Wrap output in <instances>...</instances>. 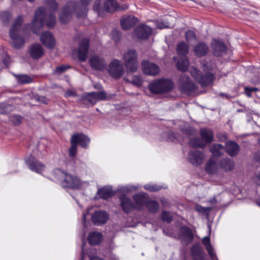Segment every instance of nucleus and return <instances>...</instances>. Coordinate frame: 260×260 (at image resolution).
I'll use <instances>...</instances> for the list:
<instances>
[{
    "label": "nucleus",
    "mask_w": 260,
    "mask_h": 260,
    "mask_svg": "<svg viewBox=\"0 0 260 260\" xmlns=\"http://www.w3.org/2000/svg\"><path fill=\"white\" fill-rule=\"evenodd\" d=\"M91 0H80L76 3L74 1L69 2L63 8L59 15V21L61 23H66L71 19L72 14L75 13L77 16L83 17L86 12V6Z\"/></svg>",
    "instance_id": "obj_1"
},
{
    "label": "nucleus",
    "mask_w": 260,
    "mask_h": 260,
    "mask_svg": "<svg viewBox=\"0 0 260 260\" xmlns=\"http://www.w3.org/2000/svg\"><path fill=\"white\" fill-rule=\"evenodd\" d=\"M23 16L19 15L14 20L10 29L9 35L15 48H22L25 43V38L28 35V31L21 27Z\"/></svg>",
    "instance_id": "obj_2"
},
{
    "label": "nucleus",
    "mask_w": 260,
    "mask_h": 260,
    "mask_svg": "<svg viewBox=\"0 0 260 260\" xmlns=\"http://www.w3.org/2000/svg\"><path fill=\"white\" fill-rule=\"evenodd\" d=\"M47 19L46 26L49 28L54 26L56 23L55 17L52 15H47L46 10L43 8H39L35 12L34 18L32 22V31L38 34L40 30L44 26V19Z\"/></svg>",
    "instance_id": "obj_3"
},
{
    "label": "nucleus",
    "mask_w": 260,
    "mask_h": 260,
    "mask_svg": "<svg viewBox=\"0 0 260 260\" xmlns=\"http://www.w3.org/2000/svg\"><path fill=\"white\" fill-rule=\"evenodd\" d=\"M54 175L63 187L78 188L81 185V182L79 178L59 169L54 171Z\"/></svg>",
    "instance_id": "obj_4"
},
{
    "label": "nucleus",
    "mask_w": 260,
    "mask_h": 260,
    "mask_svg": "<svg viewBox=\"0 0 260 260\" xmlns=\"http://www.w3.org/2000/svg\"><path fill=\"white\" fill-rule=\"evenodd\" d=\"M211 68L208 64L204 66L203 70L205 75H201L199 71L194 67H192L190 69V74L195 80L199 82L202 86H207L210 84L214 79V75L210 72Z\"/></svg>",
    "instance_id": "obj_5"
},
{
    "label": "nucleus",
    "mask_w": 260,
    "mask_h": 260,
    "mask_svg": "<svg viewBox=\"0 0 260 260\" xmlns=\"http://www.w3.org/2000/svg\"><path fill=\"white\" fill-rule=\"evenodd\" d=\"M201 137L203 141L197 138L191 139L190 141V145L193 147H200L204 148L207 144L211 143L214 138V134L212 130L208 128H202L200 132Z\"/></svg>",
    "instance_id": "obj_6"
},
{
    "label": "nucleus",
    "mask_w": 260,
    "mask_h": 260,
    "mask_svg": "<svg viewBox=\"0 0 260 260\" xmlns=\"http://www.w3.org/2000/svg\"><path fill=\"white\" fill-rule=\"evenodd\" d=\"M173 87L172 81L166 79L155 80L150 83L149 90L153 93H161L171 90Z\"/></svg>",
    "instance_id": "obj_7"
},
{
    "label": "nucleus",
    "mask_w": 260,
    "mask_h": 260,
    "mask_svg": "<svg viewBox=\"0 0 260 260\" xmlns=\"http://www.w3.org/2000/svg\"><path fill=\"white\" fill-rule=\"evenodd\" d=\"M124 64L127 70L131 72H136L138 69V55L134 50H129L123 55Z\"/></svg>",
    "instance_id": "obj_8"
},
{
    "label": "nucleus",
    "mask_w": 260,
    "mask_h": 260,
    "mask_svg": "<svg viewBox=\"0 0 260 260\" xmlns=\"http://www.w3.org/2000/svg\"><path fill=\"white\" fill-rule=\"evenodd\" d=\"M108 72L115 79L120 78L124 73V69L120 60L114 59L109 64Z\"/></svg>",
    "instance_id": "obj_9"
},
{
    "label": "nucleus",
    "mask_w": 260,
    "mask_h": 260,
    "mask_svg": "<svg viewBox=\"0 0 260 260\" xmlns=\"http://www.w3.org/2000/svg\"><path fill=\"white\" fill-rule=\"evenodd\" d=\"M188 53V50H177V54L180 59L177 63V67L178 70L185 72L188 70L189 63L186 59V55Z\"/></svg>",
    "instance_id": "obj_10"
},
{
    "label": "nucleus",
    "mask_w": 260,
    "mask_h": 260,
    "mask_svg": "<svg viewBox=\"0 0 260 260\" xmlns=\"http://www.w3.org/2000/svg\"><path fill=\"white\" fill-rule=\"evenodd\" d=\"M178 85L184 92H190L197 88L196 85L191 81L189 77L183 75L180 78Z\"/></svg>",
    "instance_id": "obj_11"
},
{
    "label": "nucleus",
    "mask_w": 260,
    "mask_h": 260,
    "mask_svg": "<svg viewBox=\"0 0 260 260\" xmlns=\"http://www.w3.org/2000/svg\"><path fill=\"white\" fill-rule=\"evenodd\" d=\"M143 72L150 76H155L160 72L159 67L155 63L144 60L142 62Z\"/></svg>",
    "instance_id": "obj_12"
},
{
    "label": "nucleus",
    "mask_w": 260,
    "mask_h": 260,
    "mask_svg": "<svg viewBox=\"0 0 260 260\" xmlns=\"http://www.w3.org/2000/svg\"><path fill=\"white\" fill-rule=\"evenodd\" d=\"M91 67L97 71H103L106 67V63L103 57L93 55L89 60Z\"/></svg>",
    "instance_id": "obj_13"
},
{
    "label": "nucleus",
    "mask_w": 260,
    "mask_h": 260,
    "mask_svg": "<svg viewBox=\"0 0 260 260\" xmlns=\"http://www.w3.org/2000/svg\"><path fill=\"white\" fill-rule=\"evenodd\" d=\"M205 158V154L201 151L194 150L190 151L188 155V159L194 166L200 165Z\"/></svg>",
    "instance_id": "obj_14"
},
{
    "label": "nucleus",
    "mask_w": 260,
    "mask_h": 260,
    "mask_svg": "<svg viewBox=\"0 0 260 260\" xmlns=\"http://www.w3.org/2000/svg\"><path fill=\"white\" fill-rule=\"evenodd\" d=\"M152 33V28L145 24H141L135 29V34L139 39H147Z\"/></svg>",
    "instance_id": "obj_15"
},
{
    "label": "nucleus",
    "mask_w": 260,
    "mask_h": 260,
    "mask_svg": "<svg viewBox=\"0 0 260 260\" xmlns=\"http://www.w3.org/2000/svg\"><path fill=\"white\" fill-rule=\"evenodd\" d=\"M26 162L29 168L36 173H40L45 169V166L32 156L28 157Z\"/></svg>",
    "instance_id": "obj_16"
},
{
    "label": "nucleus",
    "mask_w": 260,
    "mask_h": 260,
    "mask_svg": "<svg viewBox=\"0 0 260 260\" xmlns=\"http://www.w3.org/2000/svg\"><path fill=\"white\" fill-rule=\"evenodd\" d=\"M40 40L44 45L47 48H53L55 45L54 39L49 31H44L40 36Z\"/></svg>",
    "instance_id": "obj_17"
},
{
    "label": "nucleus",
    "mask_w": 260,
    "mask_h": 260,
    "mask_svg": "<svg viewBox=\"0 0 260 260\" xmlns=\"http://www.w3.org/2000/svg\"><path fill=\"white\" fill-rule=\"evenodd\" d=\"M205 171L208 174L215 175L218 172L219 167L216 160L211 158L208 160L205 166Z\"/></svg>",
    "instance_id": "obj_18"
},
{
    "label": "nucleus",
    "mask_w": 260,
    "mask_h": 260,
    "mask_svg": "<svg viewBox=\"0 0 260 260\" xmlns=\"http://www.w3.org/2000/svg\"><path fill=\"white\" fill-rule=\"evenodd\" d=\"M108 219V215L106 212L99 211L95 212L92 216V222L96 225L104 224Z\"/></svg>",
    "instance_id": "obj_19"
},
{
    "label": "nucleus",
    "mask_w": 260,
    "mask_h": 260,
    "mask_svg": "<svg viewBox=\"0 0 260 260\" xmlns=\"http://www.w3.org/2000/svg\"><path fill=\"white\" fill-rule=\"evenodd\" d=\"M225 150L230 156L233 157L239 153L240 146L235 142L230 141L225 144Z\"/></svg>",
    "instance_id": "obj_20"
},
{
    "label": "nucleus",
    "mask_w": 260,
    "mask_h": 260,
    "mask_svg": "<svg viewBox=\"0 0 260 260\" xmlns=\"http://www.w3.org/2000/svg\"><path fill=\"white\" fill-rule=\"evenodd\" d=\"M138 20L137 18L133 16H124L121 20V27L124 30H127L133 27Z\"/></svg>",
    "instance_id": "obj_21"
},
{
    "label": "nucleus",
    "mask_w": 260,
    "mask_h": 260,
    "mask_svg": "<svg viewBox=\"0 0 260 260\" xmlns=\"http://www.w3.org/2000/svg\"><path fill=\"white\" fill-rule=\"evenodd\" d=\"M71 139L83 148H86L90 142V139L83 134H75L72 136Z\"/></svg>",
    "instance_id": "obj_22"
},
{
    "label": "nucleus",
    "mask_w": 260,
    "mask_h": 260,
    "mask_svg": "<svg viewBox=\"0 0 260 260\" xmlns=\"http://www.w3.org/2000/svg\"><path fill=\"white\" fill-rule=\"evenodd\" d=\"M103 240V235L100 232H91L88 237V241L89 244L95 245L99 244Z\"/></svg>",
    "instance_id": "obj_23"
},
{
    "label": "nucleus",
    "mask_w": 260,
    "mask_h": 260,
    "mask_svg": "<svg viewBox=\"0 0 260 260\" xmlns=\"http://www.w3.org/2000/svg\"><path fill=\"white\" fill-rule=\"evenodd\" d=\"M121 206L124 212H129L134 208L132 201L125 195H122L120 198Z\"/></svg>",
    "instance_id": "obj_24"
},
{
    "label": "nucleus",
    "mask_w": 260,
    "mask_h": 260,
    "mask_svg": "<svg viewBox=\"0 0 260 260\" xmlns=\"http://www.w3.org/2000/svg\"><path fill=\"white\" fill-rule=\"evenodd\" d=\"M192 257L194 260H204V254L199 244H194L191 249Z\"/></svg>",
    "instance_id": "obj_25"
},
{
    "label": "nucleus",
    "mask_w": 260,
    "mask_h": 260,
    "mask_svg": "<svg viewBox=\"0 0 260 260\" xmlns=\"http://www.w3.org/2000/svg\"><path fill=\"white\" fill-rule=\"evenodd\" d=\"M220 166L225 171H231L234 168L235 164L233 160L229 158H223L220 160Z\"/></svg>",
    "instance_id": "obj_26"
},
{
    "label": "nucleus",
    "mask_w": 260,
    "mask_h": 260,
    "mask_svg": "<svg viewBox=\"0 0 260 260\" xmlns=\"http://www.w3.org/2000/svg\"><path fill=\"white\" fill-rule=\"evenodd\" d=\"M203 244L205 246L206 250H207L209 255L211 257L212 260H215L217 259L215 253H214L212 246L211 245L210 238L209 237H205L203 239Z\"/></svg>",
    "instance_id": "obj_27"
},
{
    "label": "nucleus",
    "mask_w": 260,
    "mask_h": 260,
    "mask_svg": "<svg viewBox=\"0 0 260 260\" xmlns=\"http://www.w3.org/2000/svg\"><path fill=\"white\" fill-rule=\"evenodd\" d=\"M17 82L21 84H28L32 82L33 78L28 75L13 74Z\"/></svg>",
    "instance_id": "obj_28"
},
{
    "label": "nucleus",
    "mask_w": 260,
    "mask_h": 260,
    "mask_svg": "<svg viewBox=\"0 0 260 260\" xmlns=\"http://www.w3.org/2000/svg\"><path fill=\"white\" fill-rule=\"evenodd\" d=\"M224 150V146L219 144H214L210 149V152L215 157H219L222 155Z\"/></svg>",
    "instance_id": "obj_29"
},
{
    "label": "nucleus",
    "mask_w": 260,
    "mask_h": 260,
    "mask_svg": "<svg viewBox=\"0 0 260 260\" xmlns=\"http://www.w3.org/2000/svg\"><path fill=\"white\" fill-rule=\"evenodd\" d=\"M179 233L181 236L185 240L190 242L193 238V234L191 230L189 228L183 226L180 228Z\"/></svg>",
    "instance_id": "obj_30"
},
{
    "label": "nucleus",
    "mask_w": 260,
    "mask_h": 260,
    "mask_svg": "<svg viewBox=\"0 0 260 260\" xmlns=\"http://www.w3.org/2000/svg\"><path fill=\"white\" fill-rule=\"evenodd\" d=\"M104 8L105 11L112 12L117 9L118 4L115 0H106Z\"/></svg>",
    "instance_id": "obj_31"
},
{
    "label": "nucleus",
    "mask_w": 260,
    "mask_h": 260,
    "mask_svg": "<svg viewBox=\"0 0 260 260\" xmlns=\"http://www.w3.org/2000/svg\"><path fill=\"white\" fill-rule=\"evenodd\" d=\"M98 193L101 198L104 199L111 198L113 194L112 189L108 187H105L99 189Z\"/></svg>",
    "instance_id": "obj_32"
},
{
    "label": "nucleus",
    "mask_w": 260,
    "mask_h": 260,
    "mask_svg": "<svg viewBox=\"0 0 260 260\" xmlns=\"http://www.w3.org/2000/svg\"><path fill=\"white\" fill-rule=\"evenodd\" d=\"M89 50H73V54L77 55L78 58L81 61H84L89 55Z\"/></svg>",
    "instance_id": "obj_33"
},
{
    "label": "nucleus",
    "mask_w": 260,
    "mask_h": 260,
    "mask_svg": "<svg viewBox=\"0 0 260 260\" xmlns=\"http://www.w3.org/2000/svg\"><path fill=\"white\" fill-rule=\"evenodd\" d=\"M134 199L137 205L141 206L147 203V196L144 193H138L134 197Z\"/></svg>",
    "instance_id": "obj_34"
},
{
    "label": "nucleus",
    "mask_w": 260,
    "mask_h": 260,
    "mask_svg": "<svg viewBox=\"0 0 260 260\" xmlns=\"http://www.w3.org/2000/svg\"><path fill=\"white\" fill-rule=\"evenodd\" d=\"M83 99L85 102L92 105H94L97 102L94 95V92L85 93L83 96Z\"/></svg>",
    "instance_id": "obj_35"
},
{
    "label": "nucleus",
    "mask_w": 260,
    "mask_h": 260,
    "mask_svg": "<svg viewBox=\"0 0 260 260\" xmlns=\"http://www.w3.org/2000/svg\"><path fill=\"white\" fill-rule=\"evenodd\" d=\"M211 45L214 49H226L228 47L223 42L215 39L212 40Z\"/></svg>",
    "instance_id": "obj_36"
},
{
    "label": "nucleus",
    "mask_w": 260,
    "mask_h": 260,
    "mask_svg": "<svg viewBox=\"0 0 260 260\" xmlns=\"http://www.w3.org/2000/svg\"><path fill=\"white\" fill-rule=\"evenodd\" d=\"M14 109L13 106L7 103H0V113L7 114Z\"/></svg>",
    "instance_id": "obj_37"
},
{
    "label": "nucleus",
    "mask_w": 260,
    "mask_h": 260,
    "mask_svg": "<svg viewBox=\"0 0 260 260\" xmlns=\"http://www.w3.org/2000/svg\"><path fill=\"white\" fill-rule=\"evenodd\" d=\"M147 206L151 212H156L159 209L158 204L154 201H149L146 203Z\"/></svg>",
    "instance_id": "obj_38"
},
{
    "label": "nucleus",
    "mask_w": 260,
    "mask_h": 260,
    "mask_svg": "<svg viewBox=\"0 0 260 260\" xmlns=\"http://www.w3.org/2000/svg\"><path fill=\"white\" fill-rule=\"evenodd\" d=\"M182 132L187 136L193 135L194 133V129L189 125L185 124L181 128Z\"/></svg>",
    "instance_id": "obj_39"
},
{
    "label": "nucleus",
    "mask_w": 260,
    "mask_h": 260,
    "mask_svg": "<svg viewBox=\"0 0 260 260\" xmlns=\"http://www.w3.org/2000/svg\"><path fill=\"white\" fill-rule=\"evenodd\" d=\"M29 53L34 59H38L44 54L43 50H29Z\"/></svg>",
    "instance_id": "obj_40"
},
{
    "label": "nucleus",
    "mask_w": 260,
    "mask_h": 260,
    "mask_svg": "<svg viewBox=\"0 0 260 260\" xmlns=\"http://www.w3.org/2000/svg\"><path fill=\"white\" fill-rule=\"evenodd\" d=\"M185 37L189 43H192L196 40V36L194 32L192 30H188L185 34Z\"/></svg>",
    "instance_id": "obj_41"
},
{
    "label": "nucleus",
    "mask_w": 260,
    "mask_h": 260,
    "mask_svg": "<svg viewBox=\"0 0 260 260\" xmlns=\"http://www.w3.org/2000/svg\"><path fill=\"white\" fill-rule=\"evenodd\" d=\"M101 0H96L93 6V10L98 12V15L103 16L104 15L103 9L101 7Z\"/></svg>",
    "instance_id": "obj_42"
},
{
    "label": "nucleus",
    "mask_w": 260,
    "mask_h": 260,
    "mask_svg": "<svg viewBox=\"0 0 260 260\" xmlns=\"http://www.w3.org/2000/svg\"><path fill=\"white\" fill-rule=\"evenodd\" d=\"M94 95L95 96V99L96 101L100 100H105L108 99L106 93L104 91H100V92H94Z\"/></svg>",
    "instance_id": "obj_43"
},
{
    "label": "nucleus",
    "mask_w": 260,
    "mask_h": 260,
    "mask_svg": "<svg viewBox=\"0 0 260 260\" xmlns=\"http://www.w3.org/2000/svg\"><path fill=\"white\" fill-rule=\"evenodd\" d=\"M9 119L14 124L18 125L21 123L22 118L18 115H11Z\"/></svg>",
    "instance_id": "obj_44"
},
{
    "label": "nucleus",
    "mask_w": 260,
    "mask_h": 260,
    "mask_svg": "<svg viewBox=\"0 0 260 260\" xmlns=\"http://www.w3.org/2000/svg\"><path fill=\"white\" fill-rule=\"evenodd\" d=\"M161 219L164 221L169 223L172 220V216L170 213L164 211L162 212Z\"/></svg>",
    "instance_id": "obj_45"
},
{
    "label": "nucleus",
    "mask_w": 260,
    "mask_h": 260,
    "mask_svg": "<svg viewBox=\"0 0 260 260\" xmlns=\"http://www.w3.org/2000/svg\"><path fill=\"white\" fill-rule=\"evenodd\" d=\"M89 42L87 38H82L79 43V49H88Z\"/></svg>",
    "instance_id": "obj_46"
},
{
    "label": "nucleus",
    "mask_w": 260,
    "mask_h": 260,
    "mask_svg": "<svg viewBox=\"0 0 260 260\" xmlns=\"http://www.w3.org/2000/svg\"><path fill=\"white\" fill-rule=\"evenodd\" d=\"M144 188L149 191H157L159 190L161 187L154 184H146L144 186Z\"/></svg>",
    "instance_id": "obj_47"
},
{
    "label": "nucleus",
    "mask_w": 260,
    "mask_h": 260,
    "mask_svg": "<svg viewBox=\"0 0 260 260\" xmlns=\"http://www.w3.org/2000/svg\"><path fill=\"white\" fill-rule=\"evenodd\" d=\"M71 146L70 148V155L72 157L75 156L77 148V144L72 139L71 140Z\"/></svg>",
    "instance_id": "obj_48"
},
{
    "label": "nucleus",
    "mask_w": 260,
    "mask_h": 260,
    "mask_svg": "<svg viewBox=\"0 0 260 260\" xmlns=\"http://www.w3.org/2000/svg\"><path fill=\"white\" fill-rule=\"evenodd\" d=\"M34 99L38 102L42 104H46L48 103V100L45 96H40L39 95H35L34 96Z\"/></svg>",
    "instance_id": "obj_49"
},
{
    "label": "nucleus",
    "mask_w": 260,
    "mask_h": 260,
    "mask_svg": "<svg viewBox=\"0 0 260 260\" xmlns=\"http://www.w3.org/2000/svg\"><path fill=\"white\" fill-rule=\"evenodd\" d=\"M69 68H70L69 66H65L63 65L57 67L54 70V73L56 74H60Z\"/></svg>",
    "instance_id": "obj_50"
},
{
    "label": "nucleus",
    "mask_w": 260,
    "mask_h": 260,
    "mask_svg": "<svg viewBox=\"0 0 260 260\" xmlns=\"http://www.w3.org/2000/svg\"><path fill=\"white\" fill-rule=\"evenodd\" d=\"M156 27L159 29H163L170 27V25L168 23L164 21H157L156 22Z\"/></svg>",
    "instance_id": "obj_51"
},
{
    "label": "nucleus",
    "mask_w": 260,
    "mask_h": 260,
    "mask_svg": "<svg viewBox=\"0 0 260 260\" xmlns=\"http://www.w3.org/2000/svg\"><path fill=\"white\" fill-rule=\"evenodd\" d=\"M46 4L49 6V8L52 10H55L57 8V4L54 0H47Z\"/></svg>",
    "instance_id": "obj_52"
},
{
    "label": "nucleus",
    "mask_w": 260,
    "mask_h": 260,
    "mask_svg": "<svg viewBox=\"0 0 260 260\" xmlns=\"http://www.w3.org/2000/svg\"><path fill=\"white\" fill-rule=\"evenodd\" d=\"M142 80L141 77L138 76H134L133 78L132 83L137 86H140L142 84Z\"/></svg>",
    "instance_id": "obj_53"
},
{
    "label": "nucleus",
    "mask_w": 260,
    "mask_h": 260,
    "mask_svg": "<svg viewBox=\"0 0 260 260\" xmlns=\"http://www.w3.org/2000/svg\"><path fill=\"white\" fill-rule=\"evenodd\" d=\"M194 54L199 56L202 57L205 55L207 53V50H193Z\"/></svg>",
    "instance_id": "obj_54"
},
{
    "label": "nucleus",
    "mask_w": 260,
    "mask_h": 260,
    "mask_svg": "<svg viewBox=\"0 0 260 260\" xmlns=\"http://www.w3.org/2000/svg\"><path fill=\"white\" fill-rule=\"evenodd\" d=\"M64 95L66 98L69 96H76L77 95L76 92L75 90H68L64 94Z\"/></svg>",
    "instance_id": "obj_55"
},
{
    "label": "nucleus",
    "mask_w": 260,
    "mask_h": 260,
    "mask_svg": "<svg viewBox=\"0 0 260 260\" xmlns=\"http://www.w3.org/2000/svg\"><path fill=\"white\" fill-rule=\"evenodd\" d=\"M188 48V46L187 44L184 42H180L177 45V49H187Z\"/></svg>",
    "instance_id": "obj_56"
},
{
    "label": "nucleus",
    "mask_w": 260,
    "mask_h": 260,
    "mask_svg": "<svg viewBox=\"0 0 260 260\" xmlns=\"http://www.w3.org/2000/svg\"><path fill=\"white\" fill-rule=\"evenodd\" d=\"M253 180L257 184L260 185V171L255 174Z\"/></svg>",
    "instance_id": "obj_57"
},
{
    "label": "nucleus",
    "mask_w": 260,
    "mask_h": 260,
    "mask_svg": "<svg viewBox=\"0 0 260 260\" xmlns=\"http://www.w3.org/2000/svg\"><path fill=\"white\" fill-rule=\"evenodd\" d=\"M207 46L205 43L200 42L197 45L195 49H207Z\"/></svg>",
    "instance_id": "obj_58"
},
{
    "label": "nucleus",
    "mask_w": 260,
    "mask_h": 260,
    "mask_svg": "<svg viewBox=\"0 0 260 260\" xmlns=\"http://www.w3.org/2000/svg\"><path fill=\"white\" fill-rule=\"evenodd\" d=\"M245 91H256L258 90V89L256 88H249L248 87H245L244 88Z\"/></svg>",
    "instance_id": "obj_59"
},
{
    "label": "nucleus",
    "mask_w": 260,
    "mask_h": 260,
    "mask_svg": "<svg viewBox=\"0 0 260 260\" xmlns=\"http://www.w3.org/2000/svg\"><path fill=\"white\" fill-rule=\"evenodd\" d=\"M196 210L199 212H203L205 211L204 208L199 205H196Z\"/></svg>",
    "instance_id": "obj_60"
},
{
    "label": "nucleus",
    "mask_w": 260,
    "mask_h": 260,
    "mask_svg": "<svg viewBox=\"0 0 260 260\" xmlns=\"http://www.w3.org/2000/svg\"><path fill=\"white\" fill-rule=\"evenodd\" d=\"M161 204L164 206H167L169 205L168 201L165 199H161L160 200Z\"/></svg>",
    "instance_id": "obj_61"
},
{
    "label": "nucleus",
    "mask_w": 260,
    "mask_h": 260,
    "mask_svg": "<svg viewBox=\"0 0 260 260\" xmlns=\"http://www.w3.org/2000/svg\"><path fill=\"white\" fill-rule=\"evenodd\" d=\"M10 58L9 56H6L3 60V62L4 63L6 64V65H8L9 62H10Z\"/></svg>",
    "instance_id": "obj_62"
},
{
    "label": "nucleus",
    "mask_w": 260,
    "mask_h": 260,
    "mask_svg": "<svg viewBox=\"0 0 260 260\" xmlns=\"http://www.w3.org/2000/svg\"><path fill=\"white\" fill-rule=\"evenodd\" d=\"M31 49H41V47L39 44H36L32 45Z\"/></svg>",
    "instance_id": "obj_63"
},
{
    "label": "nucleus",
    "mask_w": 260,
    "mask_h": 260,
    "mask_svg": "<svg viewBox=\"0 0 260 260\" xmlns=\"http://www.w3.org/2000/svg\"><path fill=\"white\" fill-rule=\"evenodd\" d=\"M90 260H103V259L98 256H92L90 257Z\"/></svg>",
    "instance_id": "obj_64"
}]
</instances>
